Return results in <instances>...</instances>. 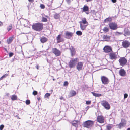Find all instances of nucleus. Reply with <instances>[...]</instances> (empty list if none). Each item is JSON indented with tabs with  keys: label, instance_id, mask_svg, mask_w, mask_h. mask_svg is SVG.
<instances>
[{
	"label": "nucleus",
	"instance_id": "b1692460",
	"mask_svg": "<svg viewBox=\"0 0 130 130\" xmlns=\"http://www.w3.org/2000/svg\"><path fill=\"white\" fill-rule=\"evenodd\" d=\"M124 35L125 36H126L127 35H130V32L127 29H125L124 30Z\"/></svg>",
	"mask_w": 130,
	"mask_h": 130
},
{
	"label": "nucleus",
	"instance_id": "2eb2a0df",
	"mask_svg": "<svg viewBox=\"0 0 130 130\" xmlns=\"http://www.w3.org/2000/svg\"><path fill=\"white\" fill-rule=\"evenodd\" d=\"M83 63L82 62H78L77 64L76 67L77 69L79 71L81 70L83 66Z\"/></svg>",
	"mask_w": 130,
	"mask_h": 130
},
{
	"label": "nucleus",
	"instance_id": "1a4fd4ad",
	"mask_svg": "<svg viewBox=\"0 0 130 130\" xmlns=\"http://www.w3.org/2000/svg\"><path fill=\"white\" fill-rule=\"evenodd\" d=\"M110 28L112 30H115L117 28V24L114 22H112L109 24Z\"/></svg>",
	"mask_w": 130,
	"mask_h": 130
},
{
	"label": "nucleus",
	"instance_id": "603ef678",
	"mask_svg": "<svg viewBox=\"0 0 130 130\" xmlns=\"http://www.w3.org/2000/svg\"><path fill=\"white\" fill-rule=\"evenodd\" d=\"M3 25V23L2 22L0 21V26H1Z\"/></svg>",
	"mask_w": 130,
	"mask_h": 130
},
{
	"label": "nucleus",
	"instance_id": "aec40b11",
	"mask_svg": "<svg viewBox=\"0 0 130 130\" xmlns=\"http://www.w3.org/2000/svg\"><path fill=\"white\" fill-rule=\"evenodd\" d=\"M80 25L81 29L83 30L85 29L86 27L88 25V24H80Z\"/></svg>",
	"mask_w": 130,
	"mask_h": 130
},
{
	"label": "nucleus",
	"instance_id": "f03ea898",
	"mask_svg": "<svg viewBox=\"0 0 130 130\" xmlns=\"http://www.w3.org/2000/svg\"><path fill=\"white\" fill-rule=\"evenodd\" d=\"M78 59L75 58L72 59L69 62V67L70 68H74L78 61Z\"/></svg>",
	"mask_w": 130,
	"mask_h": 130
},
{
	"label": "nucleus",
	"instance_id": "ea45409f",
	"mask_svg": "<svg viewBox=\"0 0 130 130\" xmlns=\"http://www.w3.org/2000/svg\"><path fill=\"white\" fill-rule=\"evenodd\" d=\"M68 84V83L67 81H65L64 82L63 85L64 86H67Z\"/></svg>",
	"mask_w": 130,
	"mask_h": 130
},
{
	"label": "nucleus",
	"instance_id": "20e7f679",
	"mask_svg": "<svg viewBox=\"0 0 130 130\" xmlns=\"http://www.w3.org/2000/svg\"><path fill=\"white\" fill-rule=\"evenodd\" d=\"M101 104L106 109L109 110L110 108V106L107 101L103 100L101 102Z\"/></svg>",
	"mask_w": 130,
	"mask_h": 130
},
{
	"label": "nucleus",
	"instance_id": "393cba45",
	"mask_svg": "<svg viewBox=\"0 0 130 130\" xmlns=\"http://www.w3.org/2000/svg\"><path fill=\"white\" fill-rule=\"evenodd\" d=\"M13 37H9V39H7V42L8 44H9L13 40Z\"/></svg>",
	"mask_w": 130,
	"mask_h": 130
},
{
	"label": "nucleus",
	"instance_id": "c756f323",
	"mask_svg": "<svg viewBox=\"0 0 130 130\" xmlns=\"http://www.w3.org/2000/svg\"><path fill=\"white\" fill-rule=\"evenodd\" d=\"M12 24H10L9 27H8L7 28V30L9 31L10 30H11L12 29Z\"/></svg>",
	"mask_w": 130,
	"mask_h": 130
},
{
	"label": "nucleus",
	"instance_id": "3c124183",
	"mask_svg": "<svg viewBox=\"0 0 130 130\" xmlns=\"http://www.w3.org/2000/svg\"><path fill=\"white\" fill-rule=\"evenodd\" d=\"M36 67L37 69H38L39 68V66L38 65H37L36 66Z\"/></svg>",
	"mask_w": 130,
	"mask_h": 130
},
{
	"label": "nucleus",
	"instance_id": "72a5a7b5",
	"mask_svg": "<svg viewBox=\"0 0 130 130\" xmlns=\"http://www.w3.org/2000/svg\"><path fill=\"white\" fill-rule=\"evenodd\" d=\"M54 17L55 19H57L59 18V15L58 14H56L54 15Z\"/></svg>",
	"mask_w": 130,
	"mask_h": 130
},
{
	"label": "nucleus",
	"instance_id": "6e6552de",
	"mask_svg": "<svg viewBox=\"0 0 130 130\" xmlns=\"http://www.w3.org/2000/svg\"><path fill=\"white\" fill-rule=\"evenodd\" d=\"M130 45V42L126 40H123L122 43V46L125 48L128 47Z\"/></svg>",
	"mask_w": 130,
	"mask_h": 130
},
{
	"label": "nucleus",
	"instance_id": "69168bd1",
	"mask_svg": "<svg viewBox=\"0 0 130 130\" xmlns=\"http://www.w3.org/2000/svg\"><path fill=\"white\" fill-rule=\"evenodd\" d=\"M12 77L13 76V75H12Z\"/></svg>",
	"mask_w": 130,
	"mask_h": 130
},
{
	"label": "nucleus",
	"instance_id": "a211bd4d",
	"mask_svg": "<svg viewBox=\"0 0 130 130\" xmlns=\"http://www.w3.org/2000/svg\"><path fill=\"white\" fill-rule=\"evenodd\" d=\"M56 40L57 43H59L63 41V40L61 38V35H59L56 37Z\"/></svg>",
	"mask_w": 130,
	"mask_h": 130
},
{
	"label": "nucleus",
	"instance_id": "49530a36",
	"mask_svg": "<svg viewBox=\"0 0 130 130\" xmlns=\"http://www.w3.org/2000/svg\"><path fill=\"white\" fill-rule=\"evenodd\" d=\"M13 53L12 52H10L9 54V56L10 57H11L13 55Z\"/></svg>",
	"mask_w": 130,
	"mask_h": 130
},
{
	"label": "nucleus",
	"instance_id": "a18cd8bd",
	"mask_svg": "<svg viewBox=\"0 0 130 130\" xmlns=\"http://www.w3.org/2000/svg\"><path fill=\"white\" fill-rule=\"evenodd\" d=\"M128 96V95L126 93L124 95V99H125L127 98Z\"/></svg>",
	"mask_w": 130,
	"mask_h": 130
},
{
	"label": "nucleus",
	"instance_id": "79ce46f5",
	"mask_svg": "<svg viewBox=\"0 0 130 130\" xmlns=\"http://www.w3.org/2000/svg\"><path fill=\"white\" fill-rule=\"evenodd\" d=\"M40 7L42 9H44L45 8L44 5L42 4H41L40 5Z\"/></svg>",
	"mask_w": 130,
	"mask_h": 130
},
{
	"label": "nucleus",
	"instance_id": "2f4dec72",
	"mask_svg": "<svg viewBox=\"0 0 130 130\" xmlns=\"http://www.w3.org/2000/svg\"><path fill=\"white\" fill-rule=\"evenodd\" d=\"M47 19L44 17H42V22H47Z\"/></svg>",
	"mask_w": 130,
	"mask_h": 130
},
{
	"label": "nucleus",
	"instance_id": "37998d69",
	"mask_svg": "<svg viewBox=\"0 0 130 130\" xmlns=\"http://www.w3.org/2000/svg\"><path fill=\"white\" fill-rule=\"evenodd\" d=\"M4 127L3 125H1L0 126V130H2Z\"/></svg>",
	"mask_w": 130,
	"mask_h": 130
},
{
	"label": "nucleus",
	"instance_id": "5701e85b",
	"mask_svg": "<svg viewBox=\"0 0 130 130\" xmlns=\"http://www.w3.org/2000/svg\"><path fill=\"white\" fill-rule=\"evenodd\" d=\"M91 93L92 94L93 96L96 97H99L102 96L101 94L96 93L93 92H92Z\"/></svg>",
	"mask_w": 130,
	"mask_h": 130
},
{
	"label": "nucleus",
	"instance_id": "09e8293b",
	"mask_svg": "<svg viewBox=\"0 0 130 130\" xmlns=\"http://www.w3.org/2000/svg\"><path fill=\"white\" fill-rule=\"evenodd\" d=\"M66 1L67 3L68 4L70 3L71 2L70 0H66Z\"/></svg>",
	"mask_w": 130,
	"mask_h": 130
},
{
	"label": "nucleus",
	"instance_id": "bf43d9fd",
	"mask_svg": "<svg viewBox=\"0 0 130 130\" xmlns=\"http://www.w3.org/2000/svg\"><path fill=\"white\" fill-rule=\"evenodd\" d=\"M5 51H7V49H6V48H5Z\"/></svg>",
	"mask_w": 130,
	"mask_h": 130
},
{
	"label": "nucleus",
	"instance_id": "f3484780",
	"mask_svg": "<svg viewBox=\"0 0 130 130\" xmlns=\"http://www.w3.org/2000/svg\"><path fill=\"white\" fill-rule=\"evenodd\" d=\"M79 121L78 120H74L72 122V125L74 126L76 128L78 127V125L79 124Z\"/></svg>",
	"mask_w": 130,
	"mask_h": 130
},
{
	"label": "nucleus",
	"instance_id": "e433bc0d",
	"mask_svg": "<svg viewBox=\"0 0 130 130\" xmlns=\"http://www.w3.org/2000/svg\"><path fill=\"white\" fill-rule=\"evenodd\" d=\"M76 34L78 36H80L82 34V33L80 31H77L76 32Z\"/></svg>",
	"mask_w": 130,
	"mask_h": 130
},
{
	"label": "nucleus",
	"instance_id": "5fc2aeb1",
	"mask_svg": "<svg viewBox=\"0 0 130 130\" xmlns=\"http://www.w3.org/2000/svg\"><path fill=\"white\" fill-rule=\"evenodd\" d=\"M28 1L30 2H33L34 1L33 0H28Z\"/></svg>",
	"mask_w": 130,
	"mask_h": 130
},
{
	"label": "nucleus",
	"instance_id": "423d86ee",
	"mask_svg": "<svg viewBox=\"0 0 130 130\" xmlns=\"http://www.w3.org/2000/svg\"><path fill=\"white\" fill-rule=\"evenodd\" d=\"M109 58L111 60H115L118 57V53H112L109 54Z\"/></svg>",
	"mask_w": 130,
	"mask_h": 130
},
{
	"label": "nucleus",
	"instance_id": "c03bdc74",
	"mask_svg": "<svg viewBox=\"0 0 130 130\" xmlns=\"http://www.w3.org/2000/svg\"><path fill=\"white\" fill-rule=\"evenodd\" d=\"M37 94V92L35 91H33V95H36Z\"/></svg>",
	"mask_w": 130,
	"mask_h": 130
},
{
	"label": "nucleus",
	"instance_id": "8fccbe9b",
	"mask_svg": "<svg viewBox=\"0 0 130 130\" xmlns=\"http://www.w3.org/2000/svg\"><path fill=\"white\" fill-rule=\"evenodd\" d=\"M111 1L113 3H115L116 2V0H111Z\"/></svg>",
	"mask_w": 130,
	"mask_h": 130
},
{
	"label": "nucleus",
	"instance_id": "9d476101",
	"mask_svg": "<svg viewBox=\"0 0 130 130\" xmlns=\"http://www.w3.org/2000/svg\"><path fill=\"white\" fill-rule=\"evenodd\" d=\"M52 52L56 56H59L61 54L60 51L56 48H53Z\"/></svg>",
	"mask_w": 130,
	"mask_h": 130
},
{
	"label": "nucleus",
	"instance_id": "4d7b16f0",
	"mask_svg": "<svg viewBox=\"0 0 130 130\" xmlns=\"http://www.w3.org/2000/svg\"><path fill=\"white\" fill-rule=\"evenodd\" d=\"M4 78V77H3V76H2V77H1L0 78V80H2Z\"/></svg>",
	"mask_w": 130,
	"mask_h": 130
},
{
	"label": "nucleus",
	"instance_id": "412c9836",
	"mask_svg": "<svg viewBox=\"0 0 130 130\" xmlns=\"http://www.w3.org/2000/svg\"><path fill=\"white\" fill-rule=\"evenodd\" d=\"M47 40V39L44 37H42L40 39V41L42 43H44L46 42Z\"/></svg>",
	"mask_w": 130,
	"mask_h": 130
},
{
	"label": "nucleus",
	"instance_id": "c9c22d12",
	"mask_svg": "<svg viewBox=\"0 0 130 130\" xmlns=\"http://www.w3.org/2000/svg\"><path fill=\"white\" fill-rule=\"evenodd\" d=\"M111 20V19L110 18H107L105 19L104 20V22H106L108 21H110Z\"/></svg>",
	"mask_w": 130,
	"mask_h": 130
},
{
	"label": "nucleus",
	"instance_id": "f257e3e1",
	"mask_svg": "<svg viewBox=\"0 0 130 130\" xmlns=\"http://www.w3.org/2000/svg\"><path fill=\"white\" fill-rule=\"evenodd\" d=\"M43 27L42 24L40 23H37L34 24L32 26V28L35 30L37 31H41Z\"/></svg>",
	"mask_w": 130,
	"mask_h": 130
},
{
	"label": "nucleus",
	"instance_id": "4be33fe9",
	"mask_svg": "<svg viewBox=\"0 0 130 130\" xmlns=\"http://www.w3.org/2000/svg\"><path fill=\"white\" fill-rule=\"evenodd\" d=\"M76 94V92L73 90H72L70 92V95L71 97H72L75 95Z\"/></svg>",
	"mask_w": 130,
	"mask_h": 130
},
{
	"label": "nucleus",
	"instance_id": "58836bf2",
	"mask_svg": "<svg viewBox=\"0 0 130 130\" xmlns=\"http://www.w3.org/2000/svg\"><path fill=\"white\" fill-rule=\"evenodd\" d=\"M25 102L27 105H29L30 103V101L29 100H26Z\"/></svg>",
	"mask_w": 130,
	"mask_h": 130
},
{
	"label": "nucleus",
	"instance_id": "a878e982",
	"mask_svg": "<svg viewBox=\"0 0 130 130\" xmlns=\"http://www.w3.org/2000/svg\"><path fill=\"white\" fill-rule=\"evenodd\" d=\"M66 35L68 37H71L72 36L73 33L72 32L67 31L66 33Z\"/></svg>",
	"mask_w": 130,
	"mask_h": 130
},
{
	"label": "nucleus",
	"instance_id": "f8f14e48",
	"mask_svg": "<svg viewBox=\"0 0 130 130\" xmlns=\"http://www.w3.org/2000/svg\"><path fill=\"white\" fill-rule=\"evenodd\" d=\"M102 38L103 39L102 40V41H108L110 39V36L107 35H103L102 36Z\"/></svg>",
	"mask_w": 130,
	"mask_h": 130
},
{
	"label": "nucleus",
	"instance_id": "39448f33",
	"mask_svg": "<svg viewBox=\"0 0 130 130\" xmlns=\"http://www.w3.org/2000/svg\"><path fill=\"white\" fill-rule=\"evenodd\" d=\"M120 64L121 66H124L127 63V60L124 57H122L119 60Z\"/></svg>",
	"mask_w": 130,
	"mask_h": 130
},
{
	"label": "nucleus",
	"instance_id": "680f3d73",
	"mask_svg": "<svg viewBox=\"0 0 130 130\" xmlns=\"http://www.w3.org/2000/svg\"><path fill=\"white\" fill-rule=\"evenodd\" d=\"M38 100H40V98H38Z\"/></svg>",
	"mask_w": 130,
	"mask_h": 130
},
{
	"label": "nucleus",
	"instance_id": "7ed1b4c3",
	"mask_svg": "<svg viewBox=\"0 0 130 130\" xmlns=\"http://www.w3.org/2000/svg\"><path fill=\"white\" fill-rule=\"evenodd\" d=\"M94 122L91 120H88L84 122L83 124V126L84 127L90 128L93 124Z\"/></svg>",
	"mask_w": 130,
	"mask_h": 130
},
{
	"label": "nucleus",
	"instance_id": "c85d7f7f",
	"mask_svg": "<svg viewBox=\"0 0 130 130\" xmlns=\"http://www.w3.org/2000/svg\"><path fill=\"white\" fill-rule=\"evenodd\" d=\"M72 55H73L75 54V50L73 48L70 49Z\"/></svg>",
	"mask_w": 130,
	"mask_h": 130
},
{
	"label": "nucleus",
	"instance_id": "13d9d810",
	"mask_svg": "<svg viewBox=\"0 0 130 130\" xmlns=\"http://www.w3.org/2000/svg\"><path fill=\"white\" fill-rule=\"evenodd\" d=\"M87 2H88L90 1V0H86Z\"/></svg>",
	"mask_w": 130,
	"mask_h": 130
},
{
	"label": "nucleus",
	"instance_id": "7c9ffc66",
	"mask_svg": "<svg viewBox=\"0 0 130 130\" xmlns=\"http://www.w3.org/2000/svg\"><path fill=\"white\" fill-rule=\"evenodd\" d=\"M112 126L111 125H108L107 127V130H110L112 128Z\"/></svg>",
	"mask_w": 130,
	"mask_h": 130
},
{
	"label": "nucleus",
	"instance_id": "338daca9",
	"mask_svg": "<svg viewBox=\"0 0 130 130\" xmlns=\"http://www.w3.org/2000/svg\"><path fill=\"white\" fill-rule=\"evenodd\" d=\"M1 43V42L0 41V44Z\"/></svg>",
	"mask_w": 130,
	"mask_h": 130
},
{
	"label": "nucleus",
	"instance_id": "052dcab7",
	"mask_svg": "<svg viewBox=\"0 0 130 130\" xmlns=\"http://www.w3.org/2000/svg\"><path fill=\"white\" fill-rule=\"evenodd\" d=\"M127 130H130V128H128Z\"/></svg>",
	"mask_w": 130,
	"mask_h": 130
},
{
	"label": "nucleus",
	"instance_id": "cd10ccee",
	"mask_svg": "<svg viewBox=\"0 0 130 130\" xmlns=\"http://www.w3.org/2000/svg\"><path fill=\"white\" fill-rule=\"evenodd\" d=\"M10 98L11 100L13 101L17 100V96L16 95H14L12 96H11Z\"/></svg>",
	"mask_w": 130,
	"mask_h": 130
},
{
	"label": "nucleus",
	"instance_id": "de8ad7c7",
	"mask_svg": "<svg viewBox=\"0 0 130 130\" xmlns=\"http://www.w3.org/2000/svg\"><path fill=\"white\" fill-rule=\"evenodd\" d=\"M8 75V74H5L3 75V76L4 77V78H5L7 77Z\"/></svg>",
	"mask_w": 130,
	"mask_h": 130
},
{
	"label": "nucleus",
	"instance_id": "9b49d317",
	"mask_svg": "<svg viewBox=\"0 0 130 130\" xmlns=\"http://www.w3.org/2000/svg\"><path fill=\"white\" fill-rule=\"evenodd\" d=\"M126 124V121L124 119H122L121 123L118 125V127L120 129L125 126Z\"/></svg>",
	"mask_w": 130,
	"mask_h": 130
},
{
	"label": "nucleus",
	"instance_id": "4468645a",
	"mask_svg": "<svg viewBox=\"0 0 130 130\" xmlns=\"http://www.w3.org/2000/svg\"><path fill=\"white\" fill-rule=\"evenodd\" d=\"M119 75L122 77L125 76L126 75V72L123 69H121L119 71Z\"/></svg>",
	"mask_w": 130,
	"mask_h": 130
},
{
	"label": "nucleus",
	"instance_id": "f704fd0d",
	"mask_svg": "<svg viewBox=\"0 0 130 130\" xmlns=\"http://www.w3.org/2000/svg\"><path fill=\"white\" fill-rule=\"evenodd\" d=\"M103 30L104 31L107 32L109 31V28H108L105 27L103 29Z\"/></svg>",
	"mask_w": 130,
	"mask_h": 130
},
{
	"label": "nucleus",
	"instance_id": "864d4df0",
	"mask_svg": "<svg viewBox=\"0 0 130 130\" xmlns=\"http://www.w3.org/2000/svg\"><path fill=\"white\" fill-rule=\"evenodd\" d=\"M89 106H88L86 108V110H88L89 109Z\"/></svg>",
	"mask_w": 130,
	"mask_h": 130
},
{
	"label": "nucleus",
	"instance_id": "dca6fc26",
	"mask_svg": "<svg viewBox=\"0 0 130 130\" xmlns=\"http://www.w3.org/2000/svg\"><path fill=\"white\" fill-rule=\"evenodd\" d=\"M103 50L106 53H108L112 51V49L111 47L109 46H105Z\"/></svg>",
	"mask_w": 130,
	"mask_h": 130
},
{
	"label": "nucleus",
	"instance_id": "6ab92c4d",
	"mask_svg": "<svg viewBox=\"0 0 130 130\" xmlns=\"http://www.w3.org/2000/svg\"><path fill=\"white\" fill-rule=\"evenodd\" d=\"M80 24H88V22L86 20L85 18H83L82 19V21L79 22Z\"/></svg>",
	"mask_w": 130,
	"mask_h": 130
},
{
	"label": "nucleus",
	"instance_id": "a19ab883",
	"mask_svg": "<svg viewBox=\"0 0 130 130\" xmlns=\"http://www.w3.org/2000/svg\"><path fill=\"white\" fill-rule=\"evenodd\" d=\"M91 101H86V104L87 105H89L91 103Z\"/></svg>",
	"mask_w": 130,
	"mask_h": 130
},
{
	"label": "nucleus",
	"instance_id": "e2e57ef3",
	"mask_svg": "<svg viewBox=\"0 0 130 130\" xmlns=\"http://www.w3.org/2000/svg\"><path fill=\"white\" fill-rule=\"evenodd\" d=\"M55 80V79H53V81H54V80Z\"/></svg>",
	"mask_w": 130,
	"mask_h": 130
},
{
	"label": "nucleus",
	"instance_id": "ddd939ff",
	"mask_svg": "<svg viewBox=\"0 0 130 130\" xmlns=\"http://www.w3.org/2000/svg\"><path fill=\"white\" fill-rule=\"evenodd\" d=\"M97 121L100 123H103L104 122V118L102 116H98L97 117Z\"/></svg>",
	"mask_w": 130,
	"mask_h": 130
},
{
	"label": "nucleus",
	"instance_id": "bb28decb",
	"mask_svg": "<svg viewBox=\"0 0 130 130\" xmlns=\"http://www.w3.org/2000/svg\"><path fill=\"white\" fill-rule=\"evenodd\" d=\"M82 9H83V12H86L88 10L89 8L88 6L84 5L83 7V8H82Z\"/></svg>",
	"mask_w": 130,
	"mask_h": 130
},
{
	"label": "nucleus",
	"instance_id": "0eeeda50",
	"mask_svg": "<svg viewBox=\"0 0 130 130\" xmlns=\"http://www.w3.org/2000/svg\"><path fill=\"white\" fill-rule=\"evenodd\" d=\"M101 79L102 83L104 85L108 84L109 82L108 78L104 76H101Z\"/></svg>",
	"mask_w": 130,
	"mask_h": 130
},
{
	"label": "nucleus",
	"instance_id": "6e6d98bb",
	"mask_svg": "<svg viewBox=\"0 0 130 130\" xmlns=\"http://www.w3.org/2000/svg\"><path fill=\"white\" fill-rule=\"evenodd\" d=\"M60 99L61 100H62L63 99V97L62 96H61L60 98Z\"/></svg>",
	"mask_w": 130,
	"mask_h": 130
},
{
	"label": "nucleus",
	"instance_id": "0e129e2a",
	"mask_svg": "<svg viewBox=\"0 0 130 130\" xmlns=\"http://www.w3.org/2000/svg\"><path fill=\"white\" fill-rule=\"evenodd\" d=\"M9 94V93H7V95H8Z\"/></svg>",
	"mask_w": 130,
	"mask_h": 130
},
{
	"label": "nucleus",
	"instance_id": "4c0bfd02",
	"mask_svg": "<svg viewBox=\"0 0 130 130\" xmlns=\"http://www.w3.org/2000/svg\"><path fill=\"white\" fill-rule=\"evenodd\" d=\"M50 93H46L45 96H44V97L45 98H48L50 96Z\"/></svg>",
	"mask_w": 130,
	"mask_h": 130
},
{
	"label": "nucleus",
	"instance_id": "473e14b6",
	"mask_svg": "<svg viewBox=\"0 0 130 130\" xmlns=\"http://www.w3.org/2000/svg\"><path fill=\"white\" fill-rule=\"evenodd\" d=\"M123 34V33L116 32L115 33V34L116 36H119L122 34Z\"/></svg>",
	"mask_w": 130,
	"mask_h": 130
}]
</instances>
